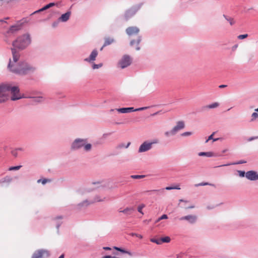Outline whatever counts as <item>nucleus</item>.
Listing matches in <instances>:
<instances>
[{
  "label": "nucleus",
  "instance_id": "51",
  "mask_svg": "<svg viewBox=\"0 0 258 258\" xmlns=\"http://www.w3.org/2000/svg\"><path fill=\"white\" fill-rule=\"evenodd\" d=\"M58 258H64V254H61Z\"/></svg>",
  "mask_w": 258,
  "mask_h": 258
},
{
  "label": "nucleus",
  "instance_id": "14",
  "mask_svg": "<svg viewBox=\"0 0 258 258\" xmlns=\"http://www.w3.org/2000/svg\"><path fill=\"white\" fill-rule=\"evenodd\" d=\"M184 127V123L183 121H179L177 122V124L172 129L175 132V134L180 130Z\"/></svg>",
  "mask_w": 258,
  "mask_h": 258
},
{
  "label": "nucleus",
  "instance_id": "45",
  "mask_svg": "<svg viewBox=\"0 0 258 258\" xmlns=\"http://www.w3.org/2000/svg\"><path fill=\"white\" fill-rule=\"evenodd\" d=\"M214 185L213 184H209L208 183H200L198 185Z\"/></svg>",
  "mask_w": 258,
  "mask_h": 258
},
{
  "label": "nucleus",
  "instance_id": "35",
  "mask_svg": "<svg viewBox=\"0 0 258 258\" xmlns=\"http://www.w3.org/2000/svg\"><path fill=\"white\" fill-rule=\"evenodd\" d=\"M145 177V175H133L131 176V177L133 179H141Z\"/></svg>",
  "mask_w": 258,
  "mask_h": 258
},
{
  "label": "nucleus",
  "instance_id": "58",
  "mask_svg": "<svg viewBox=\"0 0 258 258\" xmlns=\"http://www.w3.org/2000/svg\"><path fill=\"white\" fill-rule=\"evenodd\" d=\"M229 164H226V165H224V166H227V165H229ZM223 165H222L221 166H222Z\"/></svg>",
  "mask_w": 258,
  "mask_h": 258
},
{
  "label": "nucleus",
  "instance_id": "52",
  "mask_svg": "<svg viewBox=\"0 0 258 258\" xmlns=\"http://www.w3.org/2000/svg\"><path fill=\"white\" fill-rule=\"evenodd\" d=\"M138 237L140 238H142V236L141 235H137Z\"/></svg>",
  "mask_w": 258,
  "mask_h": 258
},
{
  "label": "nucleus",
  "instance_id": "5",
  "mask_svg": "<svg viewBox=\"0 0 258 258\" xmlns=\"http://www.w3.org/2000/svg\"><path fill=\"white\" fill-rule=\"evenodd\" d=\"M158 143L157 140H155L153 141V142H144L140 147L139 149V152H144L146 151H147L151 149L152 146L154 144H156Z\"/></svg>",
  "mask_w": 258,
  "mask_h": 258
},
{
  "label": "nucleus",
  "instance_id": "15",
  "mask_svg": "<svg viewBox=\"0 0 258 258\" xmlns=\"http://www.w3.org/2000/svg\"><path fill=\"white\" fill-rule=\"evenodd\" d=\"M137 9L136 8H131L126 11L125 13V17L126 19L130 18L134 16L137 12Z\"/></svg>",
  "mask_w": 258,
  "mask_h": 258
},
{
  "label": "nucleus",
  "instance_id": "10",
  "mask_svg": "<svg viewBox=\"0 0 258 258\" xmlns=\"http://www.w3.org/2000/svg\"><path fill=\"white\" fill-rule=\"evenodd\" d=\"M246 177L250 180H256L258 179V174L254 171H249L246 172Z\"/></svg>",
  "mask_w": 258,
  "mask_h": 258
},
{
  "label": "nucleus",
  "instance_id": "57",
  "mask_svg": "<svg viewBox=\"0 0 258 258\" xmlns=\"http://www.w3.org/2000/svg\"><path fill=\"white\" fill-rule=\"evenodd\" d=\"M130 143H128L127 145V146L126 147L127 148L130 145Z\"/></svg>",
  "mask_w": 258,
  "mask_h": 258
},
{
  "label": "nucleus",
  "instance_id": "32",
  "mask_svg": "<svg viewBox=\"0 0 258 258\" xmlns=\"http://www.w3.org/2000/svg\"><path fill=\"white\" fill-rule=\"evenodd\" d=\"M51 180L49 179H39L37 182L38 183L41 182L42 184H45L47 182H50Z\"/></svg>",
  "mask_w": 258,
  "mask_h": 258
},
{
  "label": "nucleus",
  "instance_id": "59",
  "mask_svg": "<svg viewBox=\"0 0 258 258\" xmlns=\"http://www.w3.org/2000/svg\"><path fill=\"white\" fill-rule=\"evenodd\" d=\"M140 48L139 47H137V50H139Z\"/></svg>",
  "mask_w": 258,
  "mask_h": 258
},
{
  "label": "nucleus",
  "instance_id": "11",
  "mask_svg": "<svg viewBox=\"0 0 258 258\" xmlns=\"http://www.w3.org/2000/svg\"><path fill=\"white\" fill-rule=\"evenodd\" d=\"M197 219V217L195 215H187L180 218L179 220L181 221L186 220L188 221L190 223L192 224L196 221Z\"/></svg>",
  "mask_w": 258,
  "mask_h": 258
},
{
  "label": "nucleus",
  "instance_id": "2",
  "mask_svg": "<svg viewBox=\"0 0 258 258\" xmlns=\"http://www.w3.org/2000/svg\"><path fill=\"white\" fill-rule=\"evenodd\" d=\"M0 88L3 90L5 98L3 102L5 101L7 98L9 92H11L12 94L11 99L12 100H16L22 98L21 95L19 93V89L18 87H12L10 85H0Z\"/></svg>",
  "mask_w": 258,
  "mask_h": 258
},
{
  "label": "nucleus",
  "instance_id": "40",
  "mask_svg": "<svg viewBox=\"0 0 258 258\" xmlns=\"http://www.w3.org/2000/svg\"><path fill=\"white\" fill-rule=\"evenodd\" d=\"M167 218H168V217H167V215L164 214L158 219V220H157V222H159V221L163 220V219H167Z\"/></svg>",
  "mask_w": 258,
  "mask_h": 258
},
{
  "label": "nucleus",
  "instance_id": "46",
  "mask_svg": "<svg viewBox=\"0 0 258 258\" xmlns=\"http://www.w3.org/2000/svg\"><path fill=\"white\" fill-rule=\"evenodd\" d=\"M160 190L153 189V190H148V191H146V192H154L159 191Z\"/></svg>",
  "mask_w": 258,
  "mask_h": 258
},
{
  "label": "nucleus",
  "instance_id": "47",
  "mask_svg": "<svg viewBox=\"0 0 258 258\" xmlns=\"http://www.w3.org/2000/svg\"><path fill=\"white\" fill-rule=\"evenodd\" d=\"M191 135V133L190 132H185V133H184L183 134H182V136H188V135Z\"/></svg>",
  "mask_w": 258,
  "mask_h": 258
},
{
  "label": "nucleus",
  "instance_id": "13",
  "mask_svg": "<svg viewBox=\"0 0 258 258\" xmlns=\"http://www.w3.org/2000/svg\"><path fill=\"white\" fill-rule=\"evenodd\" d=\"M98 55V52L96 49H94L91 53L90 54L89 57L88 58H85L84 60L86 61H88L89 62H92L95 59Z\"/></svg>",
  "mask_w": 258,
  "mask_h": 258
},
{
  "label": "nucleus",
  "instance_id": "48",
  "mask_svg": "<svg viewBox=\"0 0 258 258\" xmlns=\"http://www.w3.org/2000/svg\"><path fill=\"white\" fill-rule=\"evenodd\" d=\"M227 87V85H220V86H219V87L220 88H225V87Z\"/></svg>",
  "mask_w": 258,
  "mask_h": 258
},
{
  "label": "nucleus",
  "instance_id": "19",
  "mask_svg": "<svg viewBox=\"0 0 258 258\" xmlns=\"http://www.w3.org/2000/svg\"><path fill=\"white\" fill-rule=\"evenodd\" d=\"M113 248H114V249H115L118 251H119L122 253H127L131 256L132 255V254L130 251L125 250L124 249H121V248H119V247H117L116 246H114Z\"/></svg>",
  "mask_w": 258,
  "mask_h": 258
},
{
  "label": "nucleus",
  "instance_id": "29",
  "mask_svg": "<svg viewBox=\"0 0 258 258\" xmlns=\"http://www.w3.org/2000/svg\"><path fill=\"white\" fill-rule=\"evenodd\" d=\"M150 241L152 242L155 243L157 244H161V241L160 240V238L156 239V238H152L150 239Z\"/></svg>",
  "mask_w": 258,
  "mask_h": 258
},
{
  "label": "nucleus",
  "instance_id": "28",
  "mask_svg": "<svg viewBox=\"0 0 258 258\" xmlns=\"http://www.w3.org/2000/svg\"><path fill=\"white\" fill-rule=\"evenodd\" d=\"M175 135V132H174L173 130L172 129L170 131H167L165 133V135L166 137H169L170 136H173Z\"/></svg>",
  "mask_w": 258,
  "mask_h": 258
},
{
  "label": "nucleus",
  "instance_id": "30",
  "mask_svg": "<svg viewBox=\"0 0 258 258\" xmlns=\"http://www.w3.org/2000/svg\"><path fill=\"white\" fill-rule=\"evenodd\" d=\"M214 134H215V133L214 132L212 135H211L208 137V139L206 141V143H207L210 140H213V141L214 142V141H217L219 139V138L213 139V137Z\"/></svg>",
  "mask_w": 258,
  "mask_h": 258
},
{
  "label": "nucleus",
  "instance_id": "7",
  "mask_svg": "<svg viewBox=\"0 0 258 258\" xmlns=\"http://www.w3.org/2000/svg\"><path fill=\"white\" fill-rule=\"evenodd\" d=\"M131 63V59L128 56L125 55L119 62V65L121 69L125 68Z\"/></svg>",
  "mask_w": 258,
  "mask_h": 258
},
{
  "label": "nucleus",
  "instance_id": "49",
  "mask_svg": "<svg viewBox=\"0 0 258 258\" xmlns=\"http://www.w3.org/2000/svg\"><path fill=\"white\" fill-rule=\"evenodd\" d=\"M246 161H242V160H241V161H240L238 162L237 163V164H242V163H246Z\"/></svg>",
  "mask_w": 258,
  "mask_h": 258
},
{
  "label": "nucleus",
  "instance_id": "6",
  "mask_svg": "<svg viewBox=\"0 0 258 258\" xmlns=\"http://www.w3.org/2000/svg\"><path fill=\"white\" fill-rule=\"evenodd\" d=\"M148 108V107H144L141 108H139L137 109H134V107H127V108H121L116 109V110L121 113H126L133 111H141L145 109H146Z\"/></svg>",
  "mask_w": 258,
  "mask_h": 258
},
{
  "label": "nucleus",
  "instance_id": "27",
  "mask_svg": "<svg viewBox=\"0 0 258 258\" xmlns=\"http://www.w3.org/2000/svg\"><path fill=\"white\" fill-rule=\"evenodd\" d=\"M141 41V37H139L137 40H133L131 41L130 44L132 46H133L135 44H139Z\"/></svg>",
  "mask_w": 258,
  "mask_h": 258
},
{
  "label": "nucleus",
  "instance_id": "26",
  "mask_svg": "<svg viewBox=\"0 0 258 258\" xmlns=\"http://www.w3.org/2000/svg\"><path fill=\"white\" fill-rule=\"evenodd\" d=\"M199 155L200 156H207L208 157H211L213 156V153L212 152H200L199 153Z\"/></svg>",
  "mask_w": 258,
  "mask_h": 258
},
{
  "label": "nucleus",
  "instance_id": "4",
  "mask_svg": "<svg viewBox=\"0 0 258 258\" xmlns=\"http://www.w3.org/2000/svg\"><path fill=\"white\" fill-rule=\"evenodd\" d=\"M50 255L49 252L46 249H39L35 251L31 258H47Z\"/></svg>",
  "mask_w": 258,
  "mask_h": 258
},
{
  "label": "nucleus",
  "instance_id": "43",
  "mask_svg": "<svg viewBox=\"0 0 258 258\" xmlns=\"http://www.w3.org/2000/svg\"><path fill=\"white\" fill-rule=\"evenodd\" d=\"M227 20L229 22L231 25H232L234 23V21L232 18H228Z\"/></svg>",
  "mask_w": 258,
  "mask_h": 258
},
{
  "label": "nucleus",
  "instance_id": "24",
  "mask_svg": "<svg viewBox=\"0 0 258 258\" xmlns=\"http://www.w3.org/2000/svg\"><path fill=\"white\" fill-rule=\"evenodd\" d=\"M254 112H253L251 115V121L255 120L256 118H258V108L255 109Z\"/></svg>",
  "mask_w": 258,
  "mask_h": 258
},
{
  "label": "nucleus",
  "instance_id": "22",
  "mask_svg": "<svg viewBox=\"0 0 258 258\" xmlns=\"http://www.w3.org/2000/svg\"><path fill=\"white\" fill-rule=\"evenodd\" d=\"M12 179L11 177L9 176H6L4 177L3 179L0 180V183L7 182L10 183L12 181Z\"/></svg>",
  "mask_w": 258,
  "mask_h": 258
},
{
  "label": "nucleus",
  "instance_id": "17",
  "mask_svg": "<svg viewBox=\"0 0 258 258\" xmlns=\"http://www.w3.org/2000/svg\"><path fill=\"white\" fill-rule=\"evenodd\" d=\"M21 25L20 24H17L15 25H13L10 27V28L9 29V31L11 32H14L15 31L19 30L20 29H21Z\"/></svg>",
  "mask_w": 258,
  "mask_h": 258
},
{
  "label": "nucleus",
  "instance_id": "41",
  "mask_svg": "<svg viewBox=\"0 0 258 258\" xmlns=\"http://www.w3.org/2000/svg\"><path fill=\"white\" fill-rule=\"evenodd\" d=\"M237 172L238 173L239 176L240 177H244V175L246 176V173L243 171L238 170Z\"/></svg>",
  "mask_w": 258,
  "mask_h": 258
},
{
  "label": "nucleus",
  "instance_id": "50",
  "mask_svg": "<svg viewBox=\"0 0 258 258\" xmlns=\"http://www.w3.org/2000/svg\"><path fill=\"white\" fill-rule=\"evenodd\" d=\"M103 249L105 250H110L111 249V248L109 247H104Z\"/></svg>",
  "mask_w": 258,
  "mask_h": 258
},
{
  "label": "nucleus",
  "instance_id": "18",
  "mask_svg": "<svg viewBox=\"0 0 258 258\" xmlns=\"http://www.w3.org/2000/svg\"><path fill=\"white\" fill-rule=\"evenodd\" d=\"M113 42V39L111 38H107L105 40L104 43L103 44V46H106L107 45H110Z\"/></svg>",
  "mask_w": 258,
  "mask_h": 258
},
{
  "label": "nucleus",
  "instance_id": "37",
  "mask_svg": "<svg viewBox=\"0 0 258 258\" xmlns=\"http://www.w3.org/2000/svg\"><path fill=\"white\" fill-rule=\"evenodd\" d=\"M84 149L86 151H89L91 148V145L90 144H85V145H84Z\"/></svg>",
  "mask_w": 258,
  "mask_h": 258
},
{
  "label": "nucleus",
  "instance_id": "33",
  "mask_svg": "<svg viewBox=\"0 0 258 258\" xmlns=\"http://www.w3.org/2000/svg\"><path fill=\"white\" fill-rule=\"evenodd\" d=\"M165 189L166 190H171V189H180V188L179 185H176V186H167Z\"/></svg>",
  "mask_w": 258,
  "mask_h": 258
},
{
  "label": "nucleus",
  "instance_id": "56",
  "mask_svg": "<svg viewBox=\"0 0 258 258\" xmlns=\"http://www.w3.org/2000/svg\"><path fill=\"white\" fill-rule=\"evenodd\" d=\"M237 45H235V46H234L233 48H237Z\"/></svg>",
  "mask_w": 258,
  "mask_h": 258
},
{
  "label": "nucleus",
  "instance_id": "21",
  "mask_svg": "<svg viewBox=\"0 0 258 258\" xmlns=\"http://www.w3.org/2000/svg\"><path fill=\"white\" fill-rule=\"evenodd\" d=\"M133 209L127 208L122 211H119V212H122L125 214L130 215L132 213Z\"/></svg>",
  "mask_w": 258,
  "mask_h": 258
},
{
  "label": "nucleus",
  "instance_id": "31",
  "mask_svg": "<svg viewBox=\"0 0 258 258\" xmlns=\"http://www.w3.org/2000/svg\"><path fill=\"white\" fill-rule=\"evenodd\" d=\"M22 166H12L9 168V171H12V170H18L20 169L21 168Z\"/></svg>",
  "mask_w": 258,
  "mask_h": 258
},
{
  "label": "nucleus",
  "instance_id": "36",
  "mask_svg": "<svg viewBox=\"0 0 258 258\" xmlns=\"http://www.w3.org/2000/svg\"><path fill=\"white\" fill-rule=\"evenodd\" d=\"M102 63H99V64H93V65L92 66V68L93 69H99L100 68H101L102 66Z\"/></svg>",
  "mask_w": 258,
  "mask_h": 258
},
{
  "label": "nucleus",
  "instance_id": "9",
  "mask_svg": "<svg viewBox=\"0 0 258 258\" xmlns=\"http://www.w3.org/2000/svg\"><path fill=\"white\" fill-rule=\"evenodd\" d=\"M125 32L128 35L132 36L138 34L140 32V29L137 27L131 26L127 28Z\"/></svg>",
  "mask_w": 258,
  "mask_h": 258
},
{
  "label": "nucleus",
  "instance_id": "34",
  "mask_svg": "<svg viewBox=\"0 0 258 258\" xmlns=\"http://www.w3.org/2000/svg\"><path fill=\"white\" fill-rule=\"evenodd\" d=\"M3 90L0 88V103L3 102L4 98H5Z\"/></svg>",
  "mask_w": 258,
  "mask_h": 258
},
{
  "label": "nucleus",
  "instance_id": "16",
  "mask_svg": "<svg viewBox=\"0 0 258 258\" xmlns=\"http://www.w3.org/2000/svg\"><path fill=\"white\" fill-rule=\"evenodd\" d=\"M71 12H68L66 13L62 14L61 17L59 18V20L61 22H66L67 21L71 16Z\"/></svg>",
  "mask_w": 258,
  "mask_h": 258
},
{
  "label": "nucleus",
  "instance_id": "53",
  "mask_svg": "<svg viewBox=\"0 0 258 258\" xmlns=\"http://www.w3.org/2000/svg\"><path fill=\"white\" fill-rule=\"evenodd\" d=\"M179 202H185V201H184V200H179Z\"/></svg>",
  "mask_w": 258,
  "mask_h": 258
},
{
  "label": "nucleus",
  "instance_id": "39",
  "mask_svg": "<svg viewBox=\"0 0 258 258\" xmlns=\"http://www.w3.org/2000/svg\"><path fill=\"white\" fill-rule=\"evenodd\" d=\"M248 37L247 34H242V35H239L238 36L237 38L239 39H243L247 38Z\"/></svg>",
  "mask_w": 258,
  "mask_h": 258
},
{
  "label": "nucleus",
  "instance_id": "42",
  "mask_svg": "<svg viewBox=\"0 0 258 258\" xmlns=\"http://www.w3.org/2000/svg\"><path fill=\"white\" fill-rule=\"evenodd\" d=\"M42 97H37L34 99V101L36 102H39L42 101Z\"/></svg>",
  "mask_w": 258,
  "mask_h": 258
},
{
  "label": "nucleus",
  "instance_id": "25",
  "mask_svg": "<svg viewBox=\"0 0 258 258\" xmlns=\"http://www.w3.org/2000/svg\"><path fill=\"white\" fill-rule=\"evenodd\" d=\"M219 105V103L218 102H215V103H213L211 104H209L208 105V106H207V108H209V109H211V108H216L217 107H218Z\"/></svg>",
  "mask_w": 258,
  "mask_h": 258
},
{
  "label": "nucleus",
  "instance_id": "20",
  "mask_svg": "<svg viewBox=\"0 0 258 258\" xmlns=\"http://www.w3.org/2000/svg\"><path fill=\"white\" fill-rule=\"evenodd\" d=\"M55 3H49V4L46 5L45 6H44L43 8H42L41 9H40L39 11H44L45 10H47L54 6H55Z\"/></svg>",
  "mask_w": 258,
  "mask_h": 258
},
{
  "label": "nucleus",
  "instance_id": "12",
  "mask_svg": "<svg viewBox=\"0 0 258 258\" xmlns=\"http://www.w3.org/2000/svg\"><path fill=\"white\" fill-rule=\"evenodd\" d=\"M105 198H100L99 197L97 196L95 198L94 200L90 202H88V201H85L83 202L81 204L82 206H88L90 204H93L95 202H103L105 200Z\"/></svg>",
  "mask_w": 258,
  "mask_h": 258
},
{
  "label": "nucleus",
  "instance_id": "55",
  "mask_svg": "<svg viewBox=\"0 0 258 258\" xmlns=\"http://www.w3.org/2000/svg\"><path fill=\"white\" fill-rule=\"evenodd\" d=\"M104 47V46H103L102 47H101V49H100V50H101V51L103 50V47Z\"/></svg>",
  "mask_w": 258,
  "mask_h": 258
},
{
  "label": "nucleus",
  "instance_id": "3",
  "mask_svg": "<svg viewBox=\"0 0 258 258\" xmlns=\"http://www.w3.org/2000/svg\"><path fill=\"white\" fill-rule=\"evenodd\" d=\"M31 43L30 36L28 34L23 35L17 38L13 42V45L14 47L21 49L25 48Z\"/></svg>",
  "mask_w": 258,
  "mask_h": 258
},
{
  "label": "nucleus",
  "instance_id": "23",
  "mask_svg": "<svg viewBox=\"0 0 258 258\" xmlns=\"http://www.w3.org/2000/svg\"><path fill=\"white\" fill-rule=\"evenodd\" d=\"M160 240L161 241V243H168L170 241L171 239L169 236H165L164 237L161 238Z\"/></svg>",
  "mask_w": 258,
  "mask_h": 258
},
{
  "label": "nucleus",
  "instance_id": "38",
  "mask_svg": "<svg viewBox=\"0 0 258 258\" xmlns=\"http://www.w3.org/2000/svg\"><path fill=\"white\" fill-rule=\"evenodd\" d=\"M144 207H145V205H144V204H142V205H140L138 208V212H140V213L143 214V213L142 212V209Z\"/></svg>",
  "mask_w": 258,
  "mask_h": 258
},
{
  "label": "nucleus",
  "instance_id": "8",
  "mask_svg": "<svg viewBox=\"0 0 258 258\" xmlns=\"http://www.w3.org/2000/svg\"><path fill=\"white\" fill-rule=\"evenodd\" d=\"M86 143V140L84 139H76L72 144V148L73 149H78L84 146Z\"/></svg>",
  "mask_w": 258,
  "mask_h": 258
},
{
  "label": "nucleus",
  "instance_id": "44",
  "mask_svg": "<svg viewBox=\"0 0 258 258\" xmlns=\"http://www.w3.org/2000/svg\"><path fill=\"white\" fill-rule=\"evenodd\" d=\"M257 139H258V137H251V138H249V139H248L247 141L248 142H250L253 140Z\"/></svg>",
  "mask_w": 258,
  "mask_h": 258
},
{
  "label": "nucleus",
  "instance_id": "1",
  "mask_svg": "<svg viewBox=\"0 0 258 258\" xmlns=\"http://www.w3.org/2000/svg\"><path fill=\"white\" fill-rule=\"evenodd\" d=\"M13 59H10L8 69L12 72L19 74L25 75L29 72H33L35 68L25 61L18 62L20 54L15 49H12Z\"/></svg>",
  "mask_w": 258,
  "mask_h": 258
},
{
  "label": "nucleus",
  "instance_id": "54",
  "mask_svg": "<svg viewBox=\"0 0 258 258\" xmlns=\"http://www.w3.org/2000/svg\"><path fill=\"white\" fill-rule=\"evenodd\" d=\"M194 208V206H190L189 207V208Z\"/></svg>",
  "mask_w": 258,
  "mask_h": 258
}]
</instances>
